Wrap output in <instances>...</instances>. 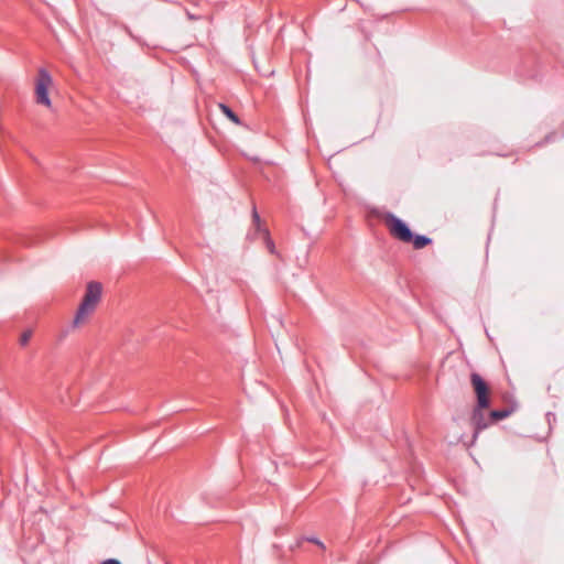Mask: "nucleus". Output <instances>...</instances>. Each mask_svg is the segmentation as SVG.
I'll return each instance as SVG.
<instances>
[{"instance_id": "nucleus-7", "label": "nucleus", "mask_w": 564, "mask_h": 564, "mask_svg": "<svg viewBox=\"0 0 564 564\" xmlns=\"http://www.w3.org/2000/svg\"><path fill=\"white\" fill-rule=\"evenodd\" d=\"M262 238H263V241L265 243V247L268 249V251L271 253V254H274L276 257H280V253L279 251L276 250L275 248V245L273 242V240L271 239L270 235H269V231L268 229H263L262 230V234H261Z\"/></svg>"}, {"instance_id": "nucleus-6", "label": "nucleus", "mask_w": 564, "mask_h": 564, "mask_svg": "<svg viewBox=\"0 0 564 564\" xmlns=\"http://www.w3.org/2000/svg\"><path fill=\"white\" fill-rule=\"evenodd\" d=\"M480 410L481 409L476 408L473 413V422L476 425L475 436L478 434L479 431L487 427V423L484 421V416Z\"/></svg>"}, {"instance_id": "nucleus-14", "label": "nucleus", "mask_w": 564, "mask_h": 564, "mask_svg": "<svg viewBox=\"0 0 564 564\" xmlns=\"http://www.w3.org/2000/svg\"><path fill=\"white\" fill-rule=\"evenodd\" d=\"M100 564H121L117 558L104 560Z\"/></svg>"}, {"instance_id": "nucleus-2", "label": "nucleus", "mask_w": 564, "mask_h": 564, "mask_svg": "<svg viewBox=\"0 0 564 564\" xmlns=\"http://www.w3.org/2000/svg\"><path fill=\"white\" fill-rule=\"evenodd\" d=\"M101 284L98 282H89L86 293L80 302V306L93 314L101 299Z\"/></svg>"}, {"instance_id": "nucleus-4", "label": "nucleus", "mask_w": 564, "mask_h": 564, "mask_svg": "<svg viewBox=\"0 0 564 564\" xmlns=\"http://www.w3.org/2000/svg\"><path fill=\"white\" fill-rule=\"evenodd\" d=\"M391 232L394 237L398 239L404 241V242H411L413 238V234L411 229L408 227V225L402 221L400 218L392 216L391 219Z\"/></svg>"}, {"instance_id": "nucleus-13", "label": "nucleus", "mask_w": 564, "mask_h": 564, "mask_svg": "<svg viewBox=\"0 0 564 564\" xmlns=\"http://www.w3.org/2000/svg\"><path fill=\"white\" fill-rule=\"evenodd\" d=\"M306 541L308 542H312V543H315L317 544L318 546L323 547L324 549V543L322 541H319L317 538L315 536H310V538H306Z\"/></svg>"}, {"instance_id": "nucleus-10", "label": "nucleus", "mask_w": 564, "mask_h": 564, "mask_svg": "<svg viewBox=\"0 0 564 564\" xmlns=\"http://www.w3.org/2000/svg\"><path fill=\"white\" fill-rule=\"evenodd\" d=\"M510 413V410H495L490 413V416L491 419L498 421L508 417Z\"/></svg>"}, {"instance_id": "nucleus-5", "label": "nucleus", "mask_w": 564, "mask_h": 564, "mask_svg": "<svg viewBox=\"0 0 564 564\" xmlns=\"http://www.w3.org/2000/svg\"><path fill=\"white\" fill-rule=\"evenodd\" d=\"M91 314L88 313V311L84 310L80 305L78 306L76 313H75V316H74V319L72 322V326L73 328H78L80 327L82 325H84L85 323H87L89 316Z\"/></svg>"}, {"instance_id": "nucleus-11", "label": "nucleus", "mask_w": 564, "mask_h": 564, "mask_svg": "<svg viewBox=\"0 0 564 564\" xmlns=\"http://www.w3.org/2000/svg\"><path fill=\"white\" fill-rule=\"evenodd\" d=\"M252 219L256 225L257 231L259 232V235H261L264 228L261 227V219L256 208H253L252 210Z\"/></svg>"}, {"instance_id": "nucleus-3", "label": "nucleus", "mask_w": 564, "mask_h": 564, "mask_svg": "<svg viewBox=\"0 0 564 564\" xmlns=\"http://www.w3.org/2000/svg\"><path fill=\"white\" fill-rule=\"evenodd\" d=\"M470 381L477 397V408L487 409L489 406V388L486 381L477 372L470 375Z\"/></svg>"}, {"instance_id": "nucleus-1", "label": "nucleus", "mask_w": 564, "mask_h": 564, "mask_svg": "<svg viewBox=\"0 0 564 564\" xmlns=\"http://www.w3.org/2000/svg\"><path fill=\"white\" fill-rule=\"evenodd\" d=\"M53 86V77L45 68H40L37 72V78L35 80L34 94L35 101L39 105L46 107L47 109L52 108V100L50 98V88Z\"/></svg>"}, {"instance_id": "nucleus-12", "label": "nucleus", "mask_w": 564, "mask_h": 564, "mask_svg": "<svg viewBox=\"0 0 564 564\" xmlns=\"http://www.w3.org/2000/svg\"><path fill=\"white\" fill-rule=\"evenodd\" d=\"M31 335H32V333H31L30 330L24 332V333L21 335V337H20V344H21L22 346L28 345V343H29V340H30V338H31Z\"/></svg>"}, {"instance_id": "nucleus-8", "label": "nucleus", "mask_w": 564, "mask_h": 564, "mask_svg": "<svg viewBox=\"0 0 564 564\" xmlns=\"http://www.w3.org/2000/svg\"><path fill=\"white\" fill-rule=\"evenodd\" d=\"M411 241L415 249H422L425 246L430 245L432 242V239L426 236H422V235H417V236L413 235V238Z\"/></svg>"}, {"instance_id": "nucleus-9", "label": "nucleus", "mask_w": 564, "mask_h": 564, "mask_svg": "<svg viewBox=\"0 0 564 564\" xmlns=\"http://www.w3.org/2000/svg\"><path fill=\"white\" fill-rule=\"evenodd\" d=\"M219 109L223 111V113L235 124H240V119L238 116L225 104H219Z\"/></svg>"}]
</instances>
